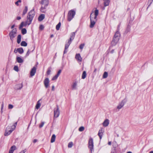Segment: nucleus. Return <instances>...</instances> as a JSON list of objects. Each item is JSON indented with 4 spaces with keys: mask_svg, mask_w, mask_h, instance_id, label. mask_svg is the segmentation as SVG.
<instances>
[{
    "mask_svg": "<svg viewBox=\"0 0 153 153\" xmlns=\"http://www.w3.org/2000/svg\"><path fill=\"white\" fill-rule=\"evenodd\" d=\"M21 36L20 35H19L17 37V42L19 44L21 42Z\"/></svg>",
    "mask_w": 153,
    "mask_h": 153,
    "instance_id": "24",
    "label": "nucleus"
},
{
    "mask_svg": "<svg viewBox=\"0 0 153 153\" xmlns=\"http://www.w3.org/2000/svg\"><path fill=\"white\" fill-rule=\"evenodd\" d=\"M40 3L42 6L47 7L48 4V0H42Z\"/></svg>",
    "mask_w": 153,
    "mask_h": 153,
    "instance_id": "10",
    "label": "nucleus"
},
{
    "mask_svg": "<svg viewBox=\"0 0 153 153\" xmlns=\"http://www.w3.org/2000/svg\"><path fill=\"white\" fill-rule=\"evenodd\" d=\"M45 17V15L44 14H41L38 17V20L39 21H42Z\"/></svg>",
    "mask_w": 153,
    "mask_h": 153,
    "instance_id": "18",
    "label": "nucleus"
},
{
    "mask_svg": "<svg viewBox=\"0 0 153 153\" xmlns=\"http://www.w3.org/2000/svg\"><path fill=\"white\" fill-rule=\"evenodd\" d=\"M61 23L59 22L56 26V29L57 30H59L60 27Z\"/></svg>",
    "mask_w": 153,
    "mask_h": 153,
    "instance_id": "32",
    "label": "nucleus"
},
{
    "mask_svg": "<svg viewBox=\"0 0 153 153\" xmlns=\"http://www.w3.org/2000/svg\"><path fill=\"white\" fill-rule=\"evenodd\" d=\"M60 114V111L59 110V107L57 106V108H55L54 110V117H58Z\"/></svg>",
    "mask_w": 153,
    "mask_h": 153,
    "instance_id": "8",
    "label": "nucleus"
},
{
    "mask_svg": "<svg viewBox=\"0 0 153 153\" xmlns=\"http://www.w3.org/2000/svg\"><path fill=\"white\" fill-rule=\"evenodd\" d=\"M108 76V74L106 72H105L103 75V78H106Z\"/></svg>",
    "mask_w": 153,
    "mask_h": 153,
    "instance_id": "35",
    "label": "nucleus"
},
{
    "mask_svg": "<svg viewBox=\"0 0 153 153\" xmlns=\"http://www.w3.org/2000/svg\"><path fill=\"white\" fill-rule=\"evenodd\" d=\"M44 123H45L44 122H42L41 123V124L39 125V127L40 128L42 127L43 126H44Z\"/></svg>",
    "mask_w": 153,
    "mask_h": 153,
    "instance_id": "43",
    "label": "nucleus"
},
{
    "mask_svg": "<svg viewBox=\"0 0 153 153\" xmlns=\"http://www.w3.org/2000/svg\"><path fill=\"white\" fill-rule=\"evenodd\" d=\"M109 123V121L108 119H106L103 123H102V125L104 127L107 126Z\"/></svg>",
    "mask_w": 153,
    "mask_h": 153,
    "instance_id": "13",
    "label": "nucleus"
},
{
    "mask_svg": "<svg viewBox=\"0 0 153 153\" xmlns=\"http://www.w3.org/2000/svg\"><path fill=\"white\" fill-rule=\"evenodd\" d=\"M67 50H65H65L64 52V54L65 53H67Z\"/></svg>",
    "mask_w": 153,
    "mask_h": 153,
    "instance_id": "53",
    "label": "nucleus"
},
{
    "mask_svg": "<svg viewBox=\"0 0 153 153\" xmlns=\"http://www.w3.org/2000/svg\"><path fill=\"white\" fill-rule=\"evenodd\" d=\"M44 28V26H43V25H41L40 26L39 29H40V30H42Z\"/></svg>",
    "mask_w": 153,
    "mask_h": 153,
    "instance_id": "45",
    "label": "nucleus"
},
{
    "mask_svg": "<svg viewBox=\"0 0 153 153\" xmlns=\"http://www.w3.org/2000/svg\"><path fill=\"white\" fill-rule=\"evenodd\" d=\"M85 46V44H82L79 46V48L80 49L82 50L83 49L84 46Z\"/></svg>",
    "mask_w": 153,
    "mask_h": 153,
    "instance_id": "44",
    "label": "nucleus"
},
{
    "mask_svg": "<svg viewBox=\"0 0 153 153\" xmlns=\"http://www.w3.org/2000/svg\"><path fill=\"white\" fill-rule=\"evenodd\" d=\"M16 60L19 63H21L23 62V59L20 57H16Z\"/></svg>",
    "mask_w": 153,
    "mask_h": 153,
    "instance_id": "22",
    "label": "nucleus"
},
{
    "mask_svg": "<svg viewBox=\"0 0 153 153\" xmlns=\"http://www.w3.org/2000/svg\"><path fill=\"white\" fill-rule=\"evenodd\" d=\"M37 140L36 139H34V140H33V143H36L37 141Z\"/></svg>",
    "mask_w": 153,
    "mask_h": 153,
    "instance_id": "52",
    "label": "nucleus"
},
{
    "mask_svg": "<svg viewBox=\"0 0 153 153\" xmlns=\"http://www.w3.org/2000/svg\"><path fill=\"white\" fill-rule=\"evenodd\" d=\"M13 106L11 104H9L8 106V108L9 109H11L13 108Z\"/></svg>",
    "mask_w": 153,
    "mask_h": 153,
    "instance_id": "42",
    "label": "nucleus"
},
{
    "mask_svg": "<svg viewBox=\"0 0 153 153\" xmlns=\"http://www.w3.org/2000/svg\"><path fill=\"white\" fill-rule=\"evenodd\" d=\"M114 52V50L112 49L110 51V53H113Z\"/></svg>",
    "mask_w": 153,
    "mask_h": 153,
    "instance_id": "51",
    "label": "nucleus"
},
{
    "mask_svg": "<svg viewBox=\"0 0 153 153\" xmlns=\"http://www.w3.org/2000/svg\"><path fill=\"white\" fill-rule=\"evenodd\" d=\"M58 76H57V74L56 75L54 76L52 79V80H56L58 77Z\"/></svg>",
    "mask_w": 153,
    "mask_h": 153,
    "instance_id": "37",
    "label": "nucleus"
},
{
    "mask_svg": "<svg viewBox=\"0 0 153 153\" xmlns=\"http://www.w3.org/2000/svg\"><path fill=\"white\" fill-rule=\"evenodd\" d=\"M75 35V33H72L71 35L70 39L69 40L72 42V41L74 39Z\"/></svg>",
    "mask_w": 153,
    "mask_h": 153,
    "instance_id": "23",
    "label": "nucleus"
},
{
    "mask_svg": "<svg viewBox=\"0 0 153 153\" xmlns=\"http://www.w3.org/2000/svg\"><path fill=\"white\" fill-rule=\"evenodd\" d=\"M19 85H20V86L19 87V88H17V89H21L22 87V85H20V84H19Z\"/></svg>",
    "mask_w": 153,
    "mask_h": 153,
    "instance_id": "56",
    "label": "nucleus"
},
{
    "mask_svg": "<svg viewBox=\"0 0 153 153\" xmlns=\"http://www.w3.org/2000/svg\"><path fill=\"white\" fill-rule=\"evenodd\" d=\"M25 24L26 22L25 23L24 22H21L19 26V28L20 29H21L23 26H26V25H25Z\"/></svg>",
    "mask_w": 153,
    "mask_h": 153,
    "instance_id": "31",
    "label": "nucleus"
},
{
    "mask_svg": "<svg viewBox=\"0 0 153 153\" xmlns=\"http://www.w3.org/2000/svg\"><path fill=\"white\" fill-rule=\"evenodd\" d=\"M61 71H62V70H59L58 71V73H57V74H56L57 76H59V75H60V73H61Z\"/></svg>",
    "mask_w": 153,
    "mask_h": 153,
    "instance_id": "46",
    "label": "nucleus"
},
{
    "mask_svg": "<svg viewBox=\"0 0 153 153\" xmlns=\"http://www.w3.org/2000/svg\"><path fill=\"white\" fill-rule=\"evenodd\" d=\"M25 152H26V150H24L23 151L21 152L20 153H24Z\"/></svg>",
    "mask_w": 153,
    "mask_h": 153,
    "instance_id": "57",
    "label": "nucleus"
},
{
    "mask_svg": "<svg viewBox=\"0 0 153 153\" xmlns=\"http://www.w3.org/2000/svg\"><path fill=\"white\" fill-rule=\"evenodd\" d=\"M22 2V1L21 0H19L15 2V4L17 6H19V3H21Z\"/></svg>",
    "mask_w": 153,
    "mask_h": 153,
    "instance_id": "41",
    "label": "nucleus"
},
{
    "mask_svg": "<svg viewBox=\"0 0 153 153\" xmlns=\"http://www.w3.org/2000/svg\"><path fill=\"white\" fill-rule=\"evenodd\" d=\"M28 10L27 7L26 6L25 7V9L24 10L23 13L22 15L24 16L27 12Z\"/></svg>",
    "mask_w": 153,
    "mask_h": 153,
    "instance_id": "28",
    "label": "nucleus"
},
{
    "mask_svg": "<svg viewBox=\"0 0 153 153\" xmlns=\"http://www.w3.org/2000/svg\"><path fill=\"white\" fill-rule=\"evenodd\" d=\"M41 99L39 100L37 102L35 108L36 109H38L40 107L41 105Z\"/></svg>",
    "mask_w": 153,
    "mask_h": 153,
    "instance_id": "16",
    "label": "nucleus"
},
{
    "mask_svg": "<svg viewBox=\"0 0 153 153\" xmlns=\"http://www.w3.org/2000/svg\"><path fill=\"white\" fill-rule=\"evenodd\" d=\"M36 68L34 67L33 68L30 72V76L31 77L33 76L36 72Z\"/></svg>",
    "mask_w": 153,
    "mask_h": 153,
    "instance_id": "11",
    "label": "nucleus"
},
{
    "mask_svg": "<svg viewBox=\"0 0 153 153\" xmlns=\"http://www.w3.org/2000/svg\"><path fill=\"white\" fill-rule=\"evenodd\" d=\"M14 70L17 72H18L19 71V68L18 66H15L13 68Z\"/></svg>",
    "mask_w": 153,
    "mask_h": 153,
    "instance_id": "40",
    "label": "nucleus"
},
{
    "mask_svg": "<svg viewBox=\"0 0 153 153\" xmlns=\"http://www.w3.org/2000/svg\"><path fill=\"white\" fill-rule=\"evenodd\" d=\"M75 58L79 62H81L82 61V58L79 54H76Z\"/></svg>",
    "mask_w": 153,
    "mask_h": 153,
    "instance_id": "17",
    "label": "nucleus"
},
{
    "mask_svg": "<svg viewBox=\"0 0 153 153\" xmlns=\"http://www.w3.org/2000/svg\"><path fill=\"white\" fill-rule=\"evenodd\" d=\"M51 72V70L50 69H48L47 71V74L48 75H49L50 74Z\"/></svg>",
    "mask_w": 153,
    "mask_h": 153,
    "instance_id": "48",
    "label": "nucleus"
},
{
    "mask_svg": "<svg viewBox=\"0 0 153 153\" xmlns=\"http://www.w3.org/2000/svg\"><path fill=\"white\" fill-rule=\"evenodd\" d=\"M16 149V146H12L10 148L9 151V153H13V151Z\"/></svg>",
    "mask_w": 153,
    "mask_h": 153,
    "instance_id": "20",
    "label": "nucleus"
},
{
    "mask_svg": "<svg viewBox=\"0 0 153 153\" xmlns=\"http://www.w3.org/2000/svg\"><path fill=\"white\" fill-rule=\"evenodd\" d=\"M11 127V125H9L6 128L4 134L5 136H8L13 131V129Z\"/></svg>",
    "mask_w": 153,
    "mask_h": 153,
    "instance_id": "7",
    "label": "nucleus"
},
{
    "mask_svg": "<svg viewBox=\"0 0 153 153\" xmlns=\"http://www.w3.org/2000/svg\"><path fill=\"white\" fill-rule=\"evenodd\" d=\"M127 99L125 98L123 100L120 102H119L116 107V110L117 111H119L122 108L126 102Z\"/></svg>",
    "mask_w": 153,
    "mask_h": 153,
    "instance_id": "3",
    "label": "nucleus"
},
{
    "mask_svg": "<svg viewBox=\"0 0 153 153\" xmlns=\"http://www.w3.org/2000/svg\"><path fill=\"white\" fill-rule=\"evenodd\" d=\"M30 53V50H28L26 54V56H28L29 55Z\"/></svg>",
    "mask_w": 153,
    "mask_h": 153,
    "instance_id": "49",
    "label": "nucleus"
},
{
    "mask_svg": "<svg viewBox=\"0 0 153 153\" xmlns=\"http://www.w3.org/2000/svg\"><path fill=\"white\" fill-rule=\"evenodd\" d=\"M120 36V33L118 31H117L116 32V33H115L114 36V38H119V37Z\"/></svg>",
    "mask_w": 153,
    "mask_h": 153,
    "instance_id": "30",
    "label": "nucleus"
},
{
    "mask_svg": "<svg viewBox=\"0 0 153 153\" xmlns=\"http://www.w3.org/2000/svg\"><path fill=\"white\" fill-rule=\"evenodd\" d=\"M52 90L53 91H54V86H53L52 87Z\"/></svg>",
    "mask_w": 153,
    "mask_h": 153,
    "instance_id": "55",
    "label": "nucleus"
},
{
    "mask_svg": "<svg viewBox=\"0 0 153 153\" xmlns=\"http://www.w3.org/2000/svg\"><path fill=\"white\" fill-rule=\"evenodd\" d=\"M88 148L90 149L91 152H92V151L94 150V143L93 140L92 138H90L88 141Z\"/></svg>",
    "mask_w": 153,
    "mask_h": 153,
    "instance_id": "6",
    "label": "nucleus"
},
{
    "mask_svg": "<svg viewBox=\"0 0 153 153\" xmlns=\"http://www.w3.org/2000/svg\"><path fill=\"white\" fill-rule=\"evenodd\" d=\"M111 153H116V152L115 151H114L112 152Z\"/></svg>",
    "mask_w": 153,
    "mask_h": 153,
    "instance_id": "61",
    "label": "nucleus"
},
{
    "mask_svg": "<svg viewBox=\"0 0 153 153\" xmlns=\"http://www.w3.org/2000/svg\"><path fill=\"white\" fill-rule=\"evenodd\" d=\"M35 12L34 11V9H33L31 10L28 13L27 16V21L26 22V24L25 25H30L34 16Z\"/></svg>",
    "mask_w": 153,
    "mask_h": 153,
    "instance_id": "2",
    "label": "nucleus"
},
{
    "mask_svg": "<svg viewBox=\"0 0 153 153\" xmlns=\"http://www.w3.org/2000/svg\"><path fill=\"white\" fill-rule=\"evenodd\" d=\"M17 123L16 122L13 125L11 126V127L12 129H13V130L15 129L17 125Z\"/></svg>",
    "mask_w": 153,
    "mask_h": 153,
    "instance_id": "36",
    "label": "nucleus"
},
{
    "mask_svg": "<svg viewBox=\"0 0 153 153\" xmlns=\"http://www.w3.org/2000/svg\"><path fill=\"white\" fill-rule=\"evenodd\" d=\"M149 153H153V151H150Z\"/></svg>",
    "mask_w": 153,
    "mask_h": 153,
    "instance_id": "62",
    "label": "nucleus"
},
{
    "mask_svg": "<svg viewBox=\"0 0 153 153\" xmlns=\"http://www.w3.org/2000/svg\"><path fill=\"white\" fill-rule=\"evenodd\" d=\"M55 139H56V136L55 134H53L52 135V136L51 139V143H53L55 141Z\"/></svg>",
    "mask_w": 153,
    "mask_h": 153,
    "instance_id": "25",
    "label": "nucleus"
},
{
    "mask_svg": "<svg viewBox=\"0 0 153 153\" xmlns=\"http://www.w3.org/2000/svg\"><path fill=\"white\" fill-rule=\"evenodd\" d=\"M46 7H44V6H42L40 9V10L41 12L42 13H45L46 11Z\"/></svg>",
    "mask_w": 153,
    "mask_h": 153,
    "instance_id": "27",
    "label": "nucleus"
},
{
    "mask_svg": "<svg viewBox=\"0 0 153 153\" xmlns=\"http://www.w3.org/2000/svg\"><path fill=\"white\" fill-rule=\"evenodd\" d=\"M22 33L23 34H25L27 33V30L26 29L23 28L22 29Z\"/></svg>",
    "mask_w": 153,
    "mask_h": 153,
    "instance_id": "34",
    "label": "nucleus"
},
{
    "mask_svg": "<svg viewBox=\"0 0 153 153\" xmlns=\"http://www.w3.org/2000/svg\"><path fill=\"white\" fill-rule=\"evenodd\" d=\"M104 1V6L106 7L109 5L110 2V0H103Z\"/></svg>",
    "mask_w": 153,
    "mask_h": 153,
    "instance_id": "19",
    "label": "nucleus"
},
{
    "mask_svg": "<svg viewBox=\"0 0 153 153\" xmlns=\"http://www.w3.org/2000/svg\"><path fill=\"white\" fill-rule=\"evenodd\" d=\"M119 40V38H118L117 37H114L113 39L111 42L112 45H115L118 42Z\"/></svg>",
    "mask_w": 153,
    "mask_h": 153,
    "instance_id": "12",
    "label": "nucleus"
},
{
    "mask_svg": "<svg viewBox=\"0 0 153 153\" xmlns=\"http://www.w3.org/2000/svg\"><path fill=\"white\" fill-rule=\"evenodd\" d=\"M17 51L20 54L24 52V50L22 48H19L17 49Z\"/></svg>",
    "mask_w": 153,
    "mask_h": 153,
    "instance_id": "26",
    "label": "nucleus"
},
{
    "mask_svg": "<svg viewBox=\"0 0 153 153\" xmlns=\"http://www.w3.org/2000/svg\"><path fill=\"white\" fill-rule=\"evenodd\" d=\"M71 88L73 90L77 89V83L76 82H74L71 86Z\"/></svg>",
    "mask_w": 153,
    "mask_h": 153,
    "instance_id": "14",
    "label": "nucleus"
},
{
    "mask_svg": "<svg viewBox=\"0 0 153 153\" xmlns=\"http://www.w3.org/2000/svg\"><path fill=\"white\" fill-rule=\"evenodd\" d=\"M86 76V73L85 71H83L82 75V79H84Z\"/></svg>",
    "mask_w": 153,
    "mask_h": 153,
    "instance_id": "33",
    "label": "nucleus"
},
{
    "mask_svg": "<svg viewBox=\"0 0 153 153\" xmlns=\"http://www.w3.org/2000/svg\"><path fill=\"white\" fill-rule=\"evenodd\" d=\"M18 51H17V50H16V49H15L14 51V52L16 53Z\"/></svg>",
    "mask_w": 153,
    "mask_h": 153,
    "instance_id": "59",
    "label": "nucleus"
},
{
    "mask_svg": "<svg viewBox=\"0 0 153 153\" xmlns=\"http://www.w3.org/2000/svg\"><path fill=\"white\" fill-rule=\"evenodd\" d=\"M3 104L1 105V110H2L3 109Z\"/></svg>",
    "mask_w": 153,
    "mask_h": 153,
    "instance_id": "60",
    "label": "nucleus"
},
{
    "mask_svg": "<svg viewBox=\"0 0 153 153\" xmlns=\"http://www.w3.org/2000/svg\"><path fill=\"white\" fill-rule=\"evenodd\" d=\"M73 145V143L72 142H69L68 143V148H71Z\"/></svg>",
    "mask_w": 153,
    "mask_h": 153,
    "instance_id": "38",
    "label": "nucleus"
},
{
    "mask_svg": "<svg viewBox=\"0 0 153 153\" xmlns=\"http://www.w3.org/2000/svg\"><path fill=\"white\" fill-rule=\"evenodd\" d=\"M127 153H132V152H128Z\"/></svg>",
    "mask_w": 153,
    "mask_h": 153,
    "instance_id": "63",
    "label": "nucleus"
},
{
    "mask_svg": "<svg viewBox=\"0 0 153 153\" xmlns=\"http://www.w3.org/2000/svg\"><path fill=\"white\" fill-rule=\"evenodd\" d=\"M75 11L73 10H71L68 12V20L70 21L74 17L75 14Z\"/></svg>",
    "mask_w": 153,
    "mask_h": 153,
    "instance_id": "5",
    "label": "nucleus"
},
{
    "mask_svg": "<svg viewBox=\"0 0 153 153\" xmlns=\"http://www.w3.org/2000/svg\"><path fill=\"white\" fill-rule=\"evenodd\" d=\"M49 80L48 78H46L44 81L45 86L46 88L49 87Z\"/></svg>",
    "mask_w": 153,
    "mask_h": 153,
    "instance_id": "9",
    "label": "nucleus"
},
{
    "mask_svg": "<svg viewBox=\"0 0 153 153\" xmlns=\"http://www.w3.org/2000/svg\"><path fill=\"white\" fill-rule=\"evenodd\" d=\"M71 41L68 40V42L65 44V50H67L68 48L70 45L71 44Z\"/></svg>",
    "mask_w": 153,
    "mask_h": 153,
    "instance_id": "21",
    "label": "nucleus"
},
{
    "mask_svg": "<svg viewBox=\"0 0 153 153\" xmlns=\"http://www.w3.org/2000/svg\"><path fill=\"white\" fill-rule=\"evenodd\" d=\"M61 71H62V70H59L58 71V73H57V74H56L57 76H59V75H60V73H61Z\"/></svg>",
    "mask_w": 153,
    "mask_h": 153,
    "instance_id": "47",
    "label": "nucleus"
},
{
    "mask_svg": "<svg viewBox=\"0 0 153 153\" xmlns=\"http://www.w3.org/2000/svg\"><path fill=\"white\" fill-rule=\"evenodd\" d=\"M17 19L19 20L21 19V17L20 16H17L16 18Z\"/></svg>",
    "mask_w": 153,
    "mask_h": 153,
    "instance_id": "50",
    "label": "nucleus"
},
{
    "mask_svg": "<svg viewBox=\"0 0 153 153\" xmlns=\"http://www.w3.org/2000/svg\"><path fill=\"white\" fill-rule=\"evenodd\" d=\"M104 132V130H103L102 128L100 129L98 133V135L100 137V139H101L102 138V136L103 135V134Z\"/></svg>",
    "mask_w": 153,
    "mask_h": 153,
    "instance_id": "15",
    "label": "nucleus"
},
{
    "mask_svg": "<svg viewBox=\"0 0 153 153\" xmlns=\"http://www.w3.org/2000/svg\"><path fill=\"white\" fill-rule=\"evenodd\" d=\"M84 129L85 128L84 127L81 126L79 128V130L80 131H83Z\"/></svg>",
    "mask_w": 153,
    "mask_h": 153,
    "instance_id": "39",
    "label": "nucleus"
},
{
    "mask_svg": "<svg viewBox=\"0 0 153 153\" xmlns=\"http://www.w3.org/2000/svg\"><path fill=\"white\" fill-rule=\"evenodd\" d=\"M98 10L96 9L95 10L94 15L91 14L90 16L91 24L90 26L91 28H92L94 27L97 20V16L98 15Z\"/></svg>",
    "mask_w": 153,
    "mask_h": 153,
    "instance_id": "1",
    "label": "nucleus"
},
{
    "mask_svg": "<svg viewBox=\"0 0 153 153\" xmlns=\"http://www.w3.org/2000/svg\"><path fill=\"white\" fill-rule=\"evenodd\" d=\"M51 37H52L53 36V35H51Z\"/></svg>",
    "mask_w": 153,
    "mask_h": 153,
    "instance_id": "64",
    "label": "nucleus"
},
{
    "mask_svg": "<svg viewBox=\"0 0 153 153\" xmlns=\"http://www.w3.org/2000/svg\"><path fill=\"white\" fill-rule=\"evenodd\" d=\"M111 142H109L108 143V145H111Z\"/></svg>",
    "mask_w": 153,
    "mask_h": 153,
    "instance_id": "54",
    "label": "nucleus"
},
{
    "mask_svg": "<svg viewBox=\"0 0 153 153\" xmlns=\"http://www.w3.org/2000/svg\"><path fill=\"white\" fill-rule=\"evenodd\" d=\"M15 27V25H13L12 26H11V29H13V28Z\"/></svg>",
    "mask_w": 153,
    "mask_h": 153,
    "instance_id": "58",
    "label": "nucleus"
},
{
    "mask_svg": "<svg viewBox=\"0 0 153 153\" xmlns=\"http://www.w3.org/2000/svg\"><path fill=\"white\" fill-rule=\"evenodd\" d=\"M21 45L22 46L26 47L27 45V43L25 41H23L21 42Z\"/></svg>",
    "mask_w": 153,
    "mask_h": 153,
    "instance_id": "29",
    "label": "nucleus"
},
{
    "mask_svg": "<svg viewBox=\"0 0 153 153\" xmlns=\"http://www.w3.org/2000/svg\"><path fill=\"white\" fill-rule=\"evenodd\" d=\"M10 39L12 42L14 40V38L16 36V29H13L11 31L9 34Z\"/></svg>",
    "mask_w": 153,
    "mask_h": 153,
    "instance_id": "4",
    "label": "nucleus"
}]
</instances>
